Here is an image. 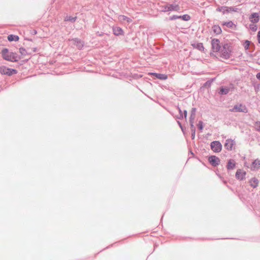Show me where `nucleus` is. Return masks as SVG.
<instances>
[{
	"label": "nucleus",
	"mask_w": 260,
	"mask_h": 260,
	"mask_svg": "<svg viewBox=\"0 0 260 260\" xmlns=\"http://www.w3.org/2000/svg\"><path fill=\"white\" fill-rule=\"evenodd\" d=\"M230 91V88L229 87H221L220 89L219 93L220 94H226Z\"/></svg>",
	"instance_id": "aec40b11"
},
{
	"label": "nucleus",
	"mask_w": 260,
	"mask_h": 260,
	"mask_svg": "<svg viewBox=\"0 0 260 260\" xmlns=\"http://www.w3.org/2000/svg\"><path fill=\"white\" fill-rule=\"evenodd\" d=\"M160 11L164 12H169V8L168 6V4L165 5H161L159 6Z\"/></svg>",
	"instance_id": "5701e85b"
},
{
	"label": "nucleus",
	"mask_w": 260,
	"mask_h": 260,
	"mask_svg": "<svg viewBox=\"0 0 260 260\" xmlns=\"http://www.w3.org/2000/svg\"><path fill=\"white\" fill-rule=\"evenodd\" d=\"M77 19V17H72V16H67L65 18H64V20L66 21H71V22H74Z\"/></svg>",
	"instance_id": "b1692460"
},
{
	"label": "nucleus",
	"mask_w": 260,
	"mask_h": 260,
	"mask_svg": "<svg viewBox=\"0 0 260 260\" xmlns=\"http://www.w3.org/2000/svg\"><path fill=\"white\" fill-rule=\"evenodd\" d=\"M256 77L257 78V79H258V80H260V72L259 73H258L256 75Z\"/></svg>",
	"instance_id": "4c0bfd02"
},
{
	"label": "nucleus",
	"mask_w": 260,
	"mask_h": 260,
	"mask_svg": "<svg viewBox=\"0 0 260 260\" xmlns=\"http://www.w3.org/2000/svg\"><path fill=\"white\" fill-rule=\"evenodd\" d=\"M245 175L246 172L241 169H238L236 173V178L240 180H244L245 178Z\"/></svg>",
	"instance_id": "9d476101"
},
{
	"label": "nucleus",
	"mask_w": 260,
	"mask_h": 260,
	"mask_svg": "<svg viewBox=\"0 0 260 260\" xmlns=\"http://www.w3.org/2000/svg\"><path fill=\"white\" fill-rule=\"evenodd\" d=\"M223 25L226 26L228 28H232L234 25V24L232 21H229L224 22Z\"/></svg>",
	"instance_id": "a878e982"
},
{
	"label": "nucleus",
	"mask_w": 260,
	"mask_h": 260,
	"mask_svg": "<svg viewBox=\"0 0 260 260\" xmlns=\"http://www.w3.org/2000/svg\"><path fill=\"white\" fill-rule=\"evenodd\" d=\"M254 127L257 131H260V121H256L254 123Z\"/></svg>",
	"instance_id": "c756f323"
},
{
	"label": "nucleus",
	"mask_w": 260,
	"mask_h": 260,
	"mask_svg": "<svg viewBox=\"0 0 260 260\" xmlns=\"http://www.w3.org/2000/svg\"><path fill=\"white\" fill-rule=\"evenodd\" d=\"M212 48L214 52H218L220 50L221 46L218 39H214L211 41Z\"/></svg>",
	"instance_id": "423d86ee"
},
{
	"label": "nucleus",
	"mask_w": 260,
	"mask_h": 260,
	"mask_svg": "<svg viewBox=\"0 0 260 260\" xmlns=\"http://www.w3.org/2000/svg\"><path fill=\"white\" fill-rule=\"evenodd\" d=\"M34 52L36 51V48L34 49Z\"/></svg>",
	"instance_id": "c03bdc74"
},
{
	"label": "nucleus",
	"mask_w": 260,
	"mask_h": 260,
	"mask_svg": "<svg viewBox=\"0 0 260 260\" xmlns=\"http://www.w3.org/2000/svg\"><path fill=\"white\" fill-rule=\"evenodd\" d=\"M196 48L200 51H202L204 49L203 43H199L196 44Z\"/></svg>",
	"instance_id": "cd10ccee"
},
{
	"label": "nucleus",
	"mask_w": 260,
	"mask_h": 260,
	"mask_svg": "<svg viewBox=\"0 0 260 260\" xmlns=\"http://www.w3.org/2000/svg\"><path fill=\"white\" fill-rule=\"evenodd\" d=\"M250 21L253 23H257L259 20V17L257 13H253L249 17Z\"/></svg>",
	"instance_id": "9b49d317"
},
{
	"label": "nucleus",
	"mask_w": 260,
	"mask_h": 260,
	"mask_svg": "<svg viewBox=\"0 0 260 260\" xmlns=\"http://www.w3.org/2000/svg\"><path fill=\"white\" fill-rule=\"evenodd\" d=\"M152 74L156 78L161 79V80H166L168 78V76L166 74H158L153 73Z\"/></svg>",
	"instance_id": "f3484780"
},
{
	"label": "nucleus",
	"mask_w": 260,
	"mask_h": 260,
	"mask_svg": "<svg viewBox=\"0 0 260 260\" xmlns=\"http://www.w3.org/2000/svg\"><path fill=\"white\" fill-rule=\"evenodd\" d=\"M249 183L251 186L253 188H255L258 185V180L255 178H252L250 180Z\"/></svg>",
	"instance_id": "a211bd4d"
},
{
	"label": "nucleus",
	"mask_w": 260,
	"mask_h": 260,
	"mask_svg": "<svg viewBox=\"0 0 260 260\" xmlns=\"http://www.w3.org/2000/svg\"><path fill=\"white\" fill-rule=\"evenodd\" d=\"M250 42L248 41V40H246L244 44V48L245 49H248L249 47V45H250Z\"/></svg>",
	"instance_id": "2f4dec72"
},
{
	"label": "nucleus",
	"mask_w": 260,
	"mask_h": 260,
	"mask_svg": "<svg viewBox=\"0 0 260 260\" xmlns=\"http://www.w3.org/2000/svg\"><path fill=\"white\" fill-rule=\"evenodd\" d=\"M72 43L75 45L79 49H82L83 46V43L80 39L78 38H74L71 40H69Z\"/></svg>",
	"instance_id": "1a4fd4ad"
},
{
	"label": "nucleus",
	"mask_w": 260,
	"mask_h": 260,
	"mask_svg": "<svg viewBox=\"0 0 260 260\" xmlns=\"http://www.w3.org/2000/svg\"><path fill=\"white\" fill-rule=\"evenodd\" d=\"M180 16H177V15H174L170 17V20H176L177 19H180Z\"/></svg>",
	"instance_id": "72a5a7b5"
},
{
	"label": "nucleus",
	"mask_w": 260,
	"mask_h": 260,
	"mask_svg": "<svg viewBox=\"0 0 260 260\" xmlns=\"http://www.w3.org/2000/svg\"><path fill=\"white\" fill-rule=\"evenodd\" d=\"M194 118H195V116H194L193 115H190V118H189L190 125L191 124H193V121L194 120Z\"/></svg>",
	"instance_id": "f704fd0d"
},
{
	"label": "nucleus",
	"mask_w": 260,
	"mask_h": 260,
	"mask_svg": "<svg viewBox=\"0 0 260 260\" xmlns=\"http://www.w3.org/2000/svg\"><path fill=\"white\" fill-rule=\"evenodd\" d=\"M208 160H209L210 164L212 166H214V167H216V166H218L220 162V159L218 157H217L215 155H211V156H209L208 158Z\"/></svg>",
	"instance_id": "0eeeda50"
},
{
	"label": "nucleus",
	"mask_w": 260,
	"mask_h": 260,
	"mask_svg": "<svg viewBox=\"0 0 260 260\" xmlns=\"http://www.w3.org/2000/svg\"><path fill=\"white\" fill-rule=\"evenodd\" d=\"M2 54L4 59L6 60L10 61L12 62H16L20 59V58L16 55L15 53L13 52L9 53L8 52V49L7 48H4L3 49Z\"/></svg>",
	"instance_id": "f257e3e1"
},
{
	"label": "nucleus",
	"mask_w": 260,
	"mask_h": 260,
	"mask_svg": "<svg viewBox=\"0 0 260 260\" xmlns=\"http://www.w3.org/2000/svg\"><path fill=\"white\" fill-rule=\"evenodd\" d=\"M210 146L212 150L215 153L220 152L222 149L221 144L217 141L212 142L211 143Z\"/></svg>",
	"instance_id": "20e7f679"
},
{
	"label": "nucleus",
	"mask_w": 260,
	"mask_h": 260,
	"mask_svg": "<svg viewBox=\"0 0 260 260\" xmlns=\"http://www.w3.org/2000/svg\"><path fill=\"white\" fill-rule=\"evenodd\" d=\"M213 32L216 35H219L221 33V29L218 25H214L212 27Z\"/></svg>",
	"instance_id": "6ab92c4d"
},
{
	"label": "nucleus",
	"mask_w": 260,
	"mask_h": 260,
	"mask_svg": "<svg viewBox=\"0 0 260 260\" xmlns=\"http://www.w3.org/2000/svg\"><path fill=\"white\" fill-rule=\"evenodd\" d=\"M178 110H179V115L178 116H177L176 117V118L177 119H182L183 117L182 112L181 109L179 107H178Z\"/></svg>",
	"instance_id": "7c9ffc66"
},
{
	"label": "nucleus",
	"mask_w": 260,
	"mask_h": 260,
	"mask_svg": "<svg viewBox=\"0 0 260 260\" xmlns=\"http://www.w3.org/2000/svg\"><path fill=\"white\" fill-rule=\"evenodd\" d=\"M190 128L191 132V139L193 140L195 138L196 128L193 124H190Z\"/></svg>",
	"instance_id": "393cba45"
},
{
	"label": "nucleus",
	"mask_w": 260,
	"mask_h": 260,
	"mask_svg": "<svg viewBox=\"0 0 260 260\" xmlns=\"http://www.w3.org/2000/svg\"><path fill=\"white\" fill-rule=\"evenodd\" d=\"M219 12H221L222 13V14H224L225 13H227L226 11H225L224 9H221V11H218Z\"/></svg>",
	"instance_id": "58836bf2"
},
{
	"label": "nucleus",
	"mask_w": 260,
	"mask_h": 260,
	"mask_svg": "<svg viewBox=\"0 0 260 260\" xmlns=\"http://www.w3.org/2000/svg\"><path fill=\"white\" fill-rule=\"evenodd\" d=\"M19 37L18 36L10 35L8 37V39L10 42L12 41H17L19 40Z\"/></svg>",
	"instance_id": "4be33fe9"
},
{
	"label": "nucleus",
	"mask_w": 260,
	"mask_h": 260,
	"mask_svg": "<svg viewBox=\"0 0 260 260\" xmlns=\"http://www.w3.org/2000/svg\"><path fill=\"white\" fill-rule=\"evenodd\" d=\"M221 9H224L225 11H226L227 13L232 12H237L238 10V9L236 7H228L226 6H222L217 8L216 11H221Z\"/></svg>",
	"instance_id": "6e6552de"
},
{
	"label": "nucleus",
	"mask_w": 260,
	"mask_h": 260,
	"mask_svg": "<svg viewBox=\"0 0 260 260\" xmlns=\"http://www.w3.org/2000/svg\"><path fill=\"white\" fill-rule=\"evenodd\" d=\"M0 73L2 74L11 76L17 74V71L15 69L7 68L5 66H2L0 67Z\"/></svg>",
	"instance_id": "7ed1b4c3"
},
{
	"label": "nucleus",
	"mask_w": 260,
	"mask_h": 260,
	"mask_svg": "<svg viewBox=\"0 0 260 260\" xmlns=\"http://www.w3.org/2000/svg\"><path fill=\"white\" fill-rule=\"evenodd\" d=\"M113 34L116 36L121 35L123 34V30L118 26H114L113 27Z\"/></svg>",
	"instance_id": "4468645a"
},
{
	"label": "nucleus",
	"mask_w": 260,
	"mask_h": 260,
	"mask_svg": "<svg viewBox=\"0 0 260 260\" xmlns=\"http://www.w3.org/2000/svg\"><path fill=\"white\" fill-rule=\"evenodd\" d=\"M260 168V160L258 159L254 160L251 166L252 170H257Z\"/></svg>",
	"instance_id": "ddd939ff"
},
{
	"label": "nucleus",
	"mask_w": 260,
	"mask_h": 260,
	"mask_svg": "<svg viewBox=\"0 0 260 260\" xmlns=\"http://www.w3.org/2000/svg\"><path fill=\"white\" fill-rule=\"evenodd\" d=\"M119 21H126L127 22H130L132 21V19L124 15H120L118 17Z\"/></svg>",
	"instance_id": "412c9836"
},
{
	"label": "nucleus",
	"mask_w": 260,
	"mask_h": 260,
	"mask_svg": "<svg viewBox=\"0 0 260 260\" xmlns=\"http://www.w3.org/2000/svg\"><path fill=\"white\" fill-rule=\"evenodd\" d=\"M231 112H239L246 113L247 112V108L245 106L242 104L235 105L233 108L230 109Z\"/></svg>",
	"instance_id": "39448f33"
},
{
	"label": "nucleus",
	"mask_w": 260,
	"mask_h": 260,
	"mask_svg": "<svg viewBox=\"0 0 260 260\" xmlns=\"http://www.w3.org/2000/svg\"><path fill=\"white\" fill-rule=\"evenodd\" d=\"M184 115L185 118H186V116H187V111L186 110L184 111Z\"/></svg>",
	"instance_id": "ea45409f"
},
{
	"label": "nucleus",
	"mask_w": 260,
	"mask_h": 260,
	"mask_svg": "<svg viewBox=\"0 0 260 260\" xmlns=\"http://www.w3.org/2000/svg\"><path fill=\"white\" fill-rule=\"evenodd\" d=\"M177 123L179 125L180 127H182V125L181 122L179 121H177Z\"/></svg>",
	"instance_id": "79ce46f5"
},
{
	"label": "nucleus",
	"mask_w": 260,
	"mask_h": 260,
	"mask_svg": "<svg viewBox=\"0 0 260 260\" xmlns=\"http://www.w3.org/2000/svg\"><path fill=\"white\" fill-rule=\"evenodd\" d=\"M180 18L184 21H188L190 19V17L188 15L185 14L182 16H180Z\"/></svg>",
	"instance_id": "c85d7f7f"
},
{
	"label": "nucleus",
	"mask_w": 260,
	"mask_h": 260,
	"mask_svg": "<svg viewBox=\"0 0 260 260\" xmlns=\"http://www.w3.org/2000/svg\"><path fill=\"white\" fill-rule=\"evenodd\" d=\"M235 142L231 139H228L224 144V147L228 150H231L233 148Z\"/></svg>",
	"instance_id": "f8f14e48"
},
{
	"label": "nucleus",
	"mask_w": 260,
	"mask_h": 260,
	"mask_svg": "<svg viewBox=\"0 0 260 260\" xmlns=\"http://www.w3.org/2000/svg\"><path fill=\"white\" fill-rule=\"evenodd\" d=\"M257 37L258 42L260 44V30L258 31L257 32Z\"/></svg>",
	"instance_id": "e433bc0d"
},
{
	"label": "nucleus",
	"mask_w": 260,
	"mask_h": 260,
	"mask_svg": "<svg viewBox=\"0 0 260 260\" xmlns=\"http://www.w3.org/2000/svg\"><path fill=\"white\" fill-rule=\"evenodd\" d=\"M168 6L169 8V11H177L179 10V7L177 4H168Z\"/></svg>",
	"instance_id": "dca6fc26"
},
{
	"label": "nucleus",
	"mask_w": 260,
	"mask_h": 260,
	"mask_svg": "<svg viewBox=\"0 0 260 260\" xmlns=\"http://www.w3.org/2000/svg\"><path fill=\"white\" fill-rule=\"evenodd\" d=\"M198 128H199L200 130L201 131H202L203 128H204V126H203V123L202 121H200L199 122V123L198 124Z\"/></svg>",
	"instance_id": "473e14b6"
},
{
	"label": "nucleus",
	"mask_w": 260,
	"mask_h": 260,
	"mask_svg": "<svg viewBox=\"0 0 260 260\" xmlns=\"http://www.w3.org/2000/svg\"><path fill=\"white\" fill-rule=\"evenodd\" d=\"M19 52L22 56H26L27 54L26 50L23 47L19 48Z\"/></svg>",
	"instance_id": "bb28decb"
},
{
	"label": "nucleus",
	"mask_w": 260,
	"mask_h": 260,
	"mask_svg": "<svg viewBox=\"0 0 260 260\" xmlns=\"http://www.w3.org/2000/svg\"><path fill=\"white\" fill-rule=\"evenodd\" d=\"M235 166L236 163L235 162V160L233 159H230L228 162L226 168L227 169L229 170H233L235 168Z\"/></svg>",
	"instance_id": "2eb2a0df"
},
{
	"label": "nucleus",
	"mask_w": 260,
	"mask_h": 260,
	"mask_svg": "<svg viewBox=\"0 0 260 260\" xmlns=\"http://www.w3.org/2000/svg\"><path fill=\"white\" fill-rule=\"evenodd\" d=\"M231 52V48L228 44H224L221 51V57L224 59H228L230 57Z\"/></svg>",
	"instance_id": "f03ea898"
},
{
	"label": "nucleus",
	"mask_w": 260,
	"mask_h": 260,
	"mask_svg": "<svg viewBox=\"0 0 260 260\" xmlns=\"http://www.w3.org/2000/svg\"><path fill=\"white\" fill-rule=\"evenodd\" d=\"M250 28L251 29H252L253 30H256V26L255 25L254 26H253V27H251Z\"/></svg>",
	"instance_id": "a19ab883"
},
{
	"label": "nucleus",
	"mask_w": 260,
	"mask_h": 260,
	"mask_svg": "<svg viewBox=\"0 0 260 260\" xmlns=\"http://www.w3.org/2000/svg\"><path fill=\"white\" fill-rule=\"evenodd\" d=\"M180 128H181V130H182V132H183V133H184V129L183 127V126H182V127H180Z\"/></svg>",
	"instance_id": "37998d69"
},
{
	"label": "nucleus",
	"mask_w": 260,
	"mask_h": 260,
	"mask_svg": "<svg viewBox=\"0 0 260 260\" xmlns=\"http://www.w3.org/2000/svg\"><path fill=\"white\" fill-rule=\"evenodd\" d=\"M196 111V109L194 108H192L191 110L190 115H193L194 116H195Z\"/></svg>",
	"instance_id": "c9c22d12"
}]
</instances>
